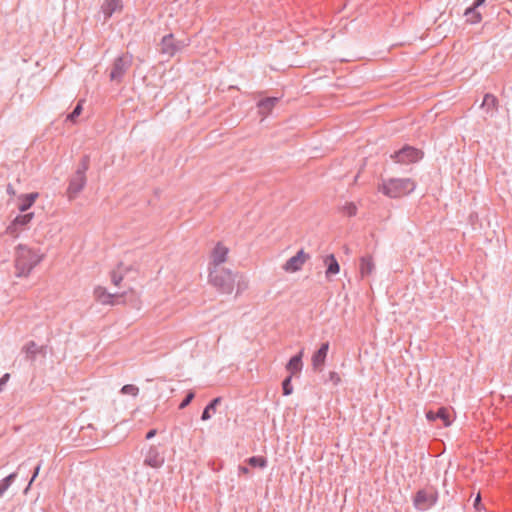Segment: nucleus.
<instances>
[{
  "mask_svg": "<svg viewBox=\"0 0 512 512\" xmlns=\"http://www.w3.org/2000/svg\"><path fill=\"white\" fill-rule=\"evenodd\" d=\"M7 191H8V193L14 194V191H13V188L11 185H8Z\"/></svg>",
  "mask_w": 512,
  "mask_h": 512,
  "instance_id": "a19ab883",
  "label": "nucleus"
},
{
  "mask_svg": "<svg viewBox=\"0 0 512 512\" xmlns=\"http://www.w3.org/2000/svg\"><path fill=\"white\" fill-rule=\"evenodd\" d=\"M329 379L332 381L335 385H337L340 382V376L338 373L332 371L329 373Z\"/></svg>",
  "mask_w": 512,
  "mask_h": 512,
  "instance_id": "f704fd0d",
  "label": "nucleus"
},
{
  "mask_svg": "<svg viewBox=\"0 0 512 512\" xmlns=\"http://www.w3.org/2000/svg\"><path fill=\"white\" fill-rule=\"evenodd\" d=\"M43 347H39L34 341H29L26 343L22 351L26 354V359L30 361H35L37 354L41 353Z\"/></svg>",
  "mask_w": 512,
  "mask_h": 512,
  "instance_id": "aec40b11",
  "label": "nucleus"
},
{
  "mask_svg": "<svg viewBox=\"0 0 512 512\" xmlns=\"http://www.w3.org/2000/svg\"><path fill=\"white\" fill-rule=\"evenodd\" d=\"M309 259L310 255L301 249L296 253V255L288 259L282 268L287 273H294L301 270L305 262Z\"/></svg>",
  "mask_w": 512,
  "mask_h": 512,
  "instance_id": "1a4fd4ad",
  "label": "nucleus"
},
{
  "mask_svg": "<svg viewBox=\"0 0 512 512\" xmlns=\"http://www.w3.org/2000/svg\"><path fill=\"white\" fill-rule=\"evenodd\" d=\"M90 165V157L89 155H84L75 171V173L71 176L69 180V185L67 188V196L69 200L75 199L78 194L84 189L87 178L86 172L89 169Z\"/></svg>",
  "mask_w": 512,
  "mask_h": 512,
  "instance_id": "20e7f679",
  "label": "nucleus"
},
{
  "mask_svg": "<svg viewBox=\"0 0 512 512\" xmlns=\"http://www.w3.org/2000/svg\"><path fill=\"white\" fill-rule=\"evenodd\" d=\"M121 7V0H105L102 5V11L107 19L110 18L116 10L121 9Z\"/></svg>",
  "mask_w": 512,
  "mask_h": 512,
  "instance_id": "b1692460",
  "label": "nucleus"
},
{
  "mask_svg": "<svg viewBox=\"0 0 512 512\" xmlns=\"http://www.w3.org/2000/svg\"><path fill=\"white\" fill-rule=\"evenodd\" d=\"M228 252L229 249L221 242H218L211 252L209 269L221 267V264L227 260Z\"/></svg>",
  "mask_w": 512,
  "mask_h": 512,
  "instance_id": "f8f14e48",
  "label": "nucleus"
},
{
  "mask_svg": "<svg viewBox=\"0 0 512 512\" xmlns=\"http://www.w3.org/2000/svg\"><path fill=\"white\" fill-rule=\"evenodd\" d=\"M247 288V282L243 279V276H239L237 282V294Z\"/></svg>",
  "mask_w": 512,
  "mask_h": 512,
  "instance_id": "72a5a7b5",
  "label": "nucleus"
},
{
  "mask_svg": "<svg viewBox=\"0 0 512 512\" xmlns=\"http://www.w3.org/2000/svg\"><path fill=\"white\" fill-rule=\"evenodd\" d=\"M17 478V473L13 472L4 479L0 481V498L4 495V493L8 490V488L12 485V483Z\"/></svg>",
  "mask_w": 512,
  "mask_h": 512,
  "instance_id": "a878e982",
  "label": "nucleus"
},
{
  "mask_svg": "<svg viewBox=\"0 0 512 512\" xmlns=\"http://www.w3.org/2000/svg\"><path fill=\"white\" fill-rule=\"evenodd\" d=\"M324 263L327 265L326 277L329 278L332 275L339 273L340 266L333 254L327 255L324 259Z\"/></svg>",
  "mask_w": 512,
  "mask_h": 512,
  "instance_id": "412c9836",
  "label": "nucleus"
},
{
  "mask_svg": "<svg viewBox=\"0 0 512 512\" xmlns=\"http://www.w3.org/2000/svg\"><path fill=\"white\" fill-rule=\"evenodd\" d=\"M329 350V343H322L312 356V366L315 371H322Z\"/></svg>",
  "mask_w": 512,
  "mask_h": 512,
  "instance_id": "2eb2a0df",
  "label": "nucleus"
},
{
  "mask_svg": "<svg viewBox=\"0 0 512 512\" xmlns=\"http://www.w3.org/2000/svg\"><path fill=\"white\" fill-rule=\"evenodd\" d=\"M133 62V56L129 53L118 56L111 67L110 80L121 82Z\"/></svg>",
  "mask_w": 512,
  "mask_h": 512,
  "instance_id": "39448f33",
  "label": "nucleus"
},
{
  "mask_svg": "<svg viewBox=\"0 0 512 512\" xmlns=\"http://www.w3.org/2000/svg\"><path fill=\"white\" fill-rule=\"evenodd\" d=\"M237 274L224 267L210 268L209 283L217 289L218 292L223 294H231L234 290V285Z\"/></svg>",
  "mask_w": 512,
  "mask_h": 512,
  "instance_id": "f03ea898",
  "label": "nucleus"
},
{
  "mask_svg": "<svg viewBox=\"0 0 512 512\" xmlns=\"http://www.w3.org/2000/svg\"><path fill=\"white\" fill-rule=\"evenodd\" d=\"M45 258V253L39 248H31L25 244H19L14 253V274L18 278H26L32 270Z\"/></svg>",
  "mask_w": 512,
  "mask_h": 512,
  "instance_id": "f257e3e1",
  "label": "nucleus"
},
{
  "mask_svg": "<svg viewBox=\"0 0 512 512\" xmlns=\"http://www.w3.org/2000/svg\"><path fill=\"white\" fill-rule=\"evenodd\" d=\"M40 467H41V464L39 463L36 467H35V470H34V473L32 475V478L29 482V485L28 487L31 485V483L35 480V478L37 477L38 473H39V470H40Z\"/></svg>",
  "mask_w": 512,
  "mask_h": 512,
  "instance_id": "4c0bfd02",
  "label": "nucleus"
},
{
  "mask_svg": "<svg viewBox=\"0 0 512 512\" xmlns=\"http://www.w3.org/2000/svg\"><path fill=\"white\" fill-rule=\"evenodd\" d=\"M416 183L410 178H390L383 180L379 191L389 198H400L414 191Z\"/></svg>",
  "mask_w": 512,
  "mask_h": 512,
  "instance_id": "7ed1b4c3",
  "label": "nucleus"
},
{
  "mask_svg": "<svg viewBox=\"0 0 512 512\" xmlns=\"http://www.w3.org/2000/svg\"><path fill=\"white\" fill-rule=\"evenodd\" d=\"M187 44L184 41H177L173 34L165 35L160 43V53L173 57L178 51L183 49Z\"/></svg>",
  "mask_w": 512,
  "mask_h": 512,
  "instance_id": "6e6552de",
  "label": "nucleus"
},
{
  "mask_svg": "<svg viewBox=\"0 0 512 512\" xmlns=\"http://www.w3.org/2000/svg\"><path fill=\"white\" fill-rule=\"evenodd\" d=\"M474 507L476 510H481L482 504H481V495L480 493L477 494L475 500H474Z\"/></svg>",
  "mask_w": 512,
  "mask_h": 512,
  "instance_id": "e433bc0d",
  "label": "nucleus"
},
{
  "mask_svg": "<svg viewBox=\"0 0 512 512\" xmlns=\"http://www.w3.org/2000/svg\"><path fill=\"white\" fill-rule=\"evenodd\" d=\"M121 393L136 397L139 394V388L133 384H126L121 388Z\"/></svg>",
  "mask_w": 512,
  "mask_h": 512,
  "instance_id": "c756f323",
  "label": "nucleus"
},
{
  "mask_svg": "<svg viewBox=\"0 0 512 512\" xmlns=\"http://www.w3.org/2000/svg\"><path fill=\"white\" fill-rule=\"evenodd\" d=\"M84 100H80L77 105L75 106V108L73 109V111L67 116V120L71 121V122H75L77 117L81 114L82 110H83V104Z\"/></svg>",
  "mask_w": 512,
  "mask_h": 512,
  "instance_id": "c85d7f7f",
  "label": "nucleus"
},
{
  "mask_svg": "<svg viewBox=\"0 0 512 512\" xmlns=\"http://www.w3.org/2000/svg\"><path fill=\"white\" fill-rule=\"evenodd\" d=\"M277 97H267L258 102L259 114L263 117H267L275 105L278 103Z\"/></svg>",
  "mask_w": 512,
  "mask_h": 512,
  "instance_id": "a211bd4d",
  "label": "nucleus"
},
{
  "mask_svg": "<svg viewBox=\"0 0 512 512\" xmlns=\"http://www.w3.org/2000/svg\"><path fill=\"white\" fill-rule=\"evenodd\" d=\"M239 472L242 474H248L249 469L246 466H239Z\"/></svg>",
  "mask_w": 512,
  "mask_h": 512,
  "instance_id": "ea45409f",
  "label": "nucleus"
},
{
  "mask_svg": "<svg viewBox=\"0 0 512 512\" xmlns=\"http://www.w3.org/2000/svg\"><path fill=\"white\" fill-rule=\"evenodd\" d=\"M34 213H26L23 215H18L12 223L7 227L6 233L13 236L18 237L19 231L23 229L30 221L33 219Z\"/></svg>",
  "mask_w": 512,
  "mask_h": 512,
  "instance_id": "9b49d317",
  "label": "nucleus"
},
{
  "mask_svg": "<svg viewBox=\"0 0 512 512\" xmlns=\"http://www.w3.org/2000/svg\"><path fill=\"white\" fill-rule=\"evenodd\" d=\"M247 463L251 467L265 468L267 466V459L263 456H252L247 459Z\"/></svg>",
  "mask_w": 512,
  "mask_h": 512,
  "instance_id": "bb28decb",
  "label": "nucleus"
},
{
  "mask_svg": "<svg viewBox=\"0 0 512 512\" xmlns=\"http://www.w3.org/2000/svg\"><path fill=\"white\" fill-rule=\"evenodd\" d=\"M357 210V206L353 202H347L341 207V212L348 217L355 216Z\"/></svg>",
  "mask_w": 512,
  "mask_h": 512,
  "instance_id": "cd10ccee",
  "label": "nucleus"
},
{
  "mask_svg": "<svg viewBox=\"0 0 512 512\" xmlns=\"http://www.w3.org/2000/svg\"><path fill=\"white\" fill-rule=\"evenodd\" d=\"M155 435H156V430L152 429V430L148 431V433L146 434V439H151Z\"/></svg>",
  "mask_w": 512,
  "mask_h": 512,
  "instance_id": "58836bf2",
  "label": "nucleus"
},
{
  "mask_svg": "<svg viewBox=\"0 0 512 512\" xmlns=\"http://www.w3.org/2000/svg\"><path fill=\"white\" fill-rule=\"evenodd\" d=\"M195 397V393L193 391H189L185 398L182 400V402L180 403L179 405V409H184L186 408L191 402L192 400L194 399Z\"/></svg>",
  "mask_w": 512,
  "mask_h": 512,
  "instance_id": "473e14b6",
  "label": "nucleus"
},
{
  "mask_svg": "<svg viewBox=\"0 0 512 512\" xmlns=\"http://www.w3.org/2000/svg\"><path fill=\"white\" fill-rule=\"evenodd\" d=\"M498 107V99L493 94L487 93L484 95L483 102L481 104V108H483L486 113H493L497 110Z\"/></svg>",
  "mask_w": 512,
  "mask_h": 512,
  "instance_id": "5701e85b",
  "label": "nucleus"
},
{
  "mask_svg": "<svg viewBox=\"0 0 512 512\" xmlns=\"http://www.w3.org/2000/svg\"><path fill=\"white\" fill-rule=\"evenodd\" d=\"M375 269V264L371 256H363L360 259V274L362 277L369 276Z\"/></svg>",
  "mask_w": 512,
  "mask_h": 512,
  "instance_id": "4be33fe9",
  "label": "nucleus"
},
{
  "mask_svg": "<svg viewBox=\"0 0 512 512\" xmlns=\"http://www.w3.org/2000/svg\"><path fill=\"white\" fill-rule=\"evenodd\" d=\"M291 381H292V376L289 375L282 382L283 395H285V396H288V395L292 394V392H293V386H292Z\"/></svg>",
  "mask_w": 512,
  "mask_h": 512,
  "instance_id": "7c9ffc66",
  "label": "nucleus"
},
{
  "mask_svg": "<svg viewBox=\"0 0 512 512\" xmlns=\"http://www.w3.org/2000/svg\"><path fill=\"white\" fill-rule=\"evenodd\" d=\"M222 401L221 397L214 398L203 410L201 420L207 421L211 418V412L216 411V407Z\"/></svg>",
  "mask_w": 512,
  "mask_h": 512,
  "instance_id": "393cba45",
  "label": "nucleus"
},
{
  "mask_svg": "<svg viewBox=\"0 0 512 512\" xmlns=\"http://www.w3.org/2000/svg\"><path fill=\"white\" fill-rule=\"evenodd\" d=\"M93 296L95 300L103 305H115L117 304L116 299L123 297L124 294H112L107 291L103 286H97L94 288Z\"/></svg>",
  "mask_w": 512,
  "mask_h": 512,
  "instance_id": "9d476101",
  "label": "nucleus"
},
{
  "mask_svg": "<svg viewBox=\"0 0 512 512\" xmlns=\"http://www.w3.org/2000/svg\"><path fill=\"white\" fill-rule=\"evenodd\" d=\"M38 196L39 194L37 192L19 196V210L21 212L27 211L34 204Z\"/></svg>",
  "mask_w": 512,
  "mask_h": 512,
  "instance_id": "6ab92c4d",
  "label": "nucleus"
},
{
  "mask_svg": "<svg viewBox=\"0 0 512 512\" xmlns=\"http://www.w3.org/2000/svg\"><path fill=\"white\" fill-rule=\"evenodd\" d=\"M438 499V493L433 487L420 489L414 496L413 503L416 509L425 511L431 508Z\"/></svg>",
  "mask_w": 512,
  "mask_h": 512,
  "instance_id": "423d86ee",
  "label": "nucleus"
},
{
  "mask_svg": "<svg viewBox=\"0 0 512 512\" xmlns=\"http://www.w3.org/2000/svg\"><path fill=\"white\" fill-rule=\"evenodd\" d=\"M486 0H475L472 4V6L468 7L465 12L464 16L466 17V22L469 24H477L480 23L482 20V15L478 11V8L482 6Z\"/></svg>",
  "mask_w": 512,
  "mask_h": 512,
  "instance_id": "4468645a",
  "label": "nucleus"
},
{
  "mask_svg": "<svg viewBox=\"0 0 512 512\" xmlns=\"http://www.w3.org/2000/svg\"><path fill=\"white\" fill-rule=\"evenodd\" d=\"M164 461L165 459L158 448L156 446H150L146 453L144 464L152 468H160L164 464Z\"/></svg>",
  "mask_w": 512,
  "mask_h": 512,
  "instance_id": "ddd939ff",
  "label": "nucleus"
},
{
  "mask_svg": "<svg viewBox=\"0 0 512 512\" xmlns=\"http://www.w3.org/2000/svg\"><path fill=\"white\" fill-rule=\"evenodd\" d=\"M422 156L423 153L420 150L412 146L406 145L400 150L394 152L391 155V159H393L397 163L409 164L420 160Z\"/></svg>",
  "mask_w": 512,
  "mask_h": 512,
  "instance_id": "0eeeda50",
  "label": "nucleus"
},
{
  "mask_svg": "<svg viewBox=\"0 0 512 512\" xmlns=\"http://www.w3.org/2000/svg\"><path fill=\"white\" fill-rule=\"evenodd\" d=\"M9 379H10V374L9 373L4 374L0 378V392L3 390L4 386L6 385V383L8 382Z\"/></svg>",
  "mask_w": 512,
  "mask_h": 512,
  "instance_id": "c9c22d12",
  "label": "nucleus"
},
{
  "mask_svg": "<svg viewBox=\"0 0 512 512\" xmlns=\"http://www.w3.org/2000/svg\"><path fill=\"white\" fill-rule=\"evenodd\" d=\"M302 357L303 349L298 354L291 357V359L287 363L286 370L290 373L291 376L297 375L301 372L303 368Z\"/></svg>",
  "mask_w": 512,
  "mask_h": 512,
  "instance_id": "f3484780",
  "label": "nucleus"
},
{
  "mask_svg": "<svg viewBox=\"0 0 512 512\" xmlns=\"http://www.w3.org/2000/svg\"><path fill=\"white\" fill-rule=\"evenodd\" d=\"M426 418L428 421L441 420L445 427L451 424L449 410L446 407H440L437 412L429 410L426 412Z\"/></svg>",
  "mask_w": 512,
  "mask_h": 512,
  "instance_id": "dca6fc26",
  "label": "nucleus"
},
{
  "mask_svg": "<svg viewBox=\"0 0 512 512\" xmlns=\"http://www.w3.org/2000/svg\"><path fill=\"white\" fill-rule=\"evenodd\" d=\"M111 282L115 285V286H119L121 281L123 280L124 278V275L119 272L118 270H113L111 272Z\"/></svg>",
  "mask_w": 512,
  "mask_h": 512,
  "instance_id": "2f4dec72",
  "label": "nucleus"
}]
</instances>
